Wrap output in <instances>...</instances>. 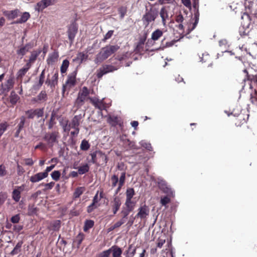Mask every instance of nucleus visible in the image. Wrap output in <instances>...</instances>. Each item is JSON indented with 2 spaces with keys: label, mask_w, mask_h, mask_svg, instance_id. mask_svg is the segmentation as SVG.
I'll return each mask as SVG.
<instances>
[{
  "label": "nucleus",
  "mask_w": 257,
  "mask_h": 257,
  "mask_svg": "<svg viewBox=\"0 0 257 257\" xmlns=\"http://www.w3.org/2000/svg\"><path fill=\"white\" fill-rule=\"evenodd\" d=\"M118 49L119 47L117 45H108L103 48L97 55L95 62L96 63H101L116 52Z\"/></svg>",
  "instance_id": "f03ea898"
},
{
  "label": "nucleus",
  "mask_w": 257,
  "mask_h": 257,
  "mask_svg": "<svg viewBox=\"0 0 257 257\" xmlns=\"http://www.w3.org/2000/svg\"><path fill=\"white\" fill-rule=\"evenodd\" d=\"M25 185H22L20 186H16L13 190L12 193L13 199L16 202H18L21 197V192L24 190Z\"/></svg>",
  "instance_id": "9d476101"
},
{
  "label": "nucleus",
  "mask_w": 257,
  "mask_h": 257,
  "mask_svg": "<svg viewBox=\"0 0 257 257\" xmlns=\"http://www.w3.org/2000/svg\"><path fill=\"white\" fill-rule=\"evenodd\" d=\"M30 68L31 67H30V65L26 64L23 68L20 69L18 71L17 73V78L18 79H22L25 75Z\"/></svg>",
  "instance_id": "4be33fe9"
},
{
  "label": "nucleus",
  "mask_w": 257,
  "mask_h": 257,
  "mask_svg": "<svg viewBox=\"0 0 257 257\" xmlns=\"http://www.w3.org/2000/svg\"><path fill=\"white\" fill-rule=\"evenodd\" d=\"M118 68L119 66L115 67L112 65H104L97 71V76L99 78L101 77L104 74L116 70Z\"/></svg>",
  "instance_id": "6e6552de"
},
{
  "label": "nucleus",
  "mask_w": 257,
  "mask_h": 257,
  "mask_svg": "<svg viewBox=\"0 0 257 257\" xmlns=\"http://www.w3.org/2000/svg\"><path fill=\"white\" fill-rule=\"evenodd\" d=\"M113 31L112 30L109 31L105 35L104 39L107 40L109 39L112 35Z\"/></svg>",
  "instance_id": "774afa93"
},
{
  "label": "nucleus",
  "mask_w": 257,
  "mask_h": 257,
  "mask_svg": "<svg viewBox=\"0 0 257 257\" xmlns=\"http://www.w3.org/2000/svg\"><path fill=\"white\" fill-rule=\"evenodd\" d=\"M57 117V115L54 111H53L51 115V117L48 122V128L51 129L56 124L55 119Z\"/></svg>",
  "instance_id": "cd10ccee"
},
{
  "label": "nucleus",
  "mask_w": 257,
  "mask_h": 257,
  "mask_svg": "<svg viewBox=\"0 0 257 257\" xmlns=\"http://www.w3.org/2000/svg\"><path fill=\"white\" fill-rule=\"evenodd\" d=\"M23 160L25 165L31 166L34 164V162L31 158H26Z\"/></svg>",
  "instance_id": "3c124183"
},
{
  "label": "nucleus",
  "mask_w": 257,
  "mask_h": 257,
  "mask_svg": "<svg viewBox=\"0 0 257 257\" xmlns=\"http://www.w3.org/2000/svg\"><path fill=\"white\" fill-rule=\"evenodd\" d=\"M80 120V116L75 115L72 120L71 123H69L68 119L62 118L60 120V125L62 127L65 132H69L71 130H74L71 134L73 136L77 135L79 133V125Z\"/></svg>",
  "instance_id": "f257e3e1"
},
{
  "label": "nucleus",
  "mask_w": 257,
  "mask_h": 257,
  "mask_svg": "<svg viewBox=\"0 0 257 257\" xmlns=\"http://www.w3.org/2000/svg\"><path fill=\"white\" fill-rule=\"evenodd\" d=\"M77 74V71H74L68 76V78L66 81V84L71 87L74 86L76 83V76Z\"/></svg>",
  "instance_id": "aec40b11"
},
{
  "label": "nucleus",
  "mask_w": 257,
  "mask_h": 257,
  "mask_svg": "<svg viewBox=\"0 0 257 257\" xmlns=\"http://www.w3.org/2000/svg\"><path fill=\"white\" fill-rule=\"evenodd\" d=\"M58 81V73L56 72L50 79L47 78L45 83L50 86L51 88H54L55 85H57Z\"/></svg>",
  "instance_id": "2eb2a0df"
},
{
  "label": "nucleus",
  "mask_w": 257,
  "mask_h": 257,
  "mask_svg": "<svg viewBox=\"0 0 257 257\" xmlns=\"http://www.w3.org/2000/svg\"><path fill=\"white\" fill-rule=\"evenodd\" d=\"M112 186L114 187L118 182V178L115 175H113L111 179Z\"/></svg>",
  "instance_id": "4d7b16f0"
},
{
  "label": "nucleus",
  "mask_w": 257,
  "mask_h": 257,
  "mask_svg": "<svg viewBox=\"0 0 257 257\" xmlns=\"http://www.w3.org/2000/svg\"><path fill=\"white\" fill-rule=\"evenodd\" d=\"M26 114L27 115V117L29 119H33L35 117L33 109H30L26 111Z\"/></svg>",
  "instance_id": "603ef678"
},
{
  "label": "nucleus",
  "mask_w": 257,
  "mask_h": 257,
  "mask_svg": "<svg viewBox=\"0 0 257 257\" xmlns=\"http://www.w3.org/2000/svg\"><path fill=\"white\" fill-rule=\"evenodd\" d=\"M80 196V187H77L73 194L75 198H79Z\"/></svg>",
  "instance_id": "0e129e2a"
},
{
  "label": "nucleus",
  "mask_w": 257,
  "mask_h": 257,
  "mask_svg": "<svg viewBox=\"0 0 257 257\" xmlns=\"http://www.w3.org/2000/svg\"><path fill=\"white\" fill-rule=\"evenodd\" d=\"M89 170V167L88 165L86 164L83 166H81V174H84L87 172Z\"/></svg>",
  "instance_id": "338daca9"
},
{
  "label": "nucleus",
  "mask_w": 257,
  "mask_h": 257,
  "mask_svg": "<svg viewBox=\"0 0 257 257\" xmlns=\"http://www.w3.org/2000/svg\"><path fill=\"white\" fill-rule=\"evenodd\" d=\"M149 213V209L146 205L141 206L139 209V212L136 216L141 219L146 218Z\"/></svg>",
  "instance_id": "f8f14e48"
},
{
  "label": "nucleus",
  "mask_w": 257,
  "mask_h": 257,
  "mask_svg": "<svg viewBox=\"0 0 257 257\" xmlns=\"http://www.w3.org/2000/svg\"><path fill=\"white\" fill-rule=\"evenodd\" d=\"M163 35V32L159 29L155 31L151 36V38L154 41L158 40Z\"/></svg>",
  "instance_id": "7c9ffc66"
},
{
  "label": "nucleus",
  "mask_w": 257,
  "mask_h": 257,
  "mask_svg": "<svg viewBox=\"0 0 257 257\" xmlns=\"http://www.w3.org/2000/svg\"><path fill=\"white\" fill-rule=\"evenodd\" d=\"M55 167L54 165H52L50 166L47 167L43 173L46 174L47 177L48 176V173L50 172Z\"/></svg>",
  "instance_id": "bf43d9fd"
},
{
  "label": "nucleus",
  "mask_w": 257,
  "mask_h": 257,
  "mask_svg": "<svg viewBox=\"0 0 257 257\" xmlns=\"http://www.w3.org/2000/svg\"><path fill=\"white\" fill-rule=\"evenodd\" d=\"M55 183L54 182H51L49 183H43L40 184L41 186H43L44 188L43 189L44 191H46L48 190H51L53 187L54 186Z\"/></svg>",
  "instance_id": "72a5a7b5"
},
{
  "label": "nucleus",
  "mask_w": 257,
  "mask_h": 257,
  "mask_svg": "<svg viewBox=\"0 0 257 257\" xmlns=\"http://www.w3.org/2000/svg\"><path fill=\"white\" fill-rule=\"evenodd\" d=\"M80 103V91H79L78 93V97L76 100L74 106L73 107V109L75 111L77 108L79 107V103Z\"/></svg>",
  "instance_id": "a18cd8bd"
},
{
  "label": "nucleus",
  "mask_w": 257,
  "mask_h": 257,
  "mask_svg": "<svg viewBox=\"0 0 257 257\" xmlns=\"http://www.w3.org/2000/svg\"><path fill=\"white\" fill-rule=\"evenodd\" d=\"M7 198V194L4 192H0V205L3 204Z\"/></svg>",
  "instance_id": "8fccbe9b"
},
{
  "label": "nucleus",
  "mask_w": 257,
  "mask_h": 257,
  "mask_svg": "<svg viewBox=\"0 0 257 257\" xmlns=\"http://www.w3.org/2000/svg\"><path fill=\"white\" fill-rule=\"evenodd\" d=\"M125 221H126L125 219H124V218H121L120 220L114 223V224L110 228V230H112L115 229V228L119 227L122 224H123Z\"/></svg>",
  "instance_id": "58836bf2"
},
{
  "label": "nucleus",
  "mask_w": 257,
  "mask_h": 257,
  "mask_svg": "<svg viewBox=\"0 0 257 257\" xmlns=\"http://www.w3.org/2000/svg\"><path fill=\"white\" fill-rule=\"evenodd\" d=\"M59 54L57 52H53L50 54L47 59V62L48 65H53L58 60Z\"/></svg>",
  "instance_id": "6ab92c4d"
},
{
  "label": "nucleus",
  "mask_w": 257,
  "mask_h": 257,
  "mask_svg": "<svg viewBox=\"0 0 257 257\" xmlns=\"http://www.w3.org/2000/svg\"><path fill=\"white\" fill-rule=\"evenodd\" d=\"M48 98L46 91L43 90L37 95V99L39 100V103L44 102L47 100Z\"/></svg>",
  "instance_id": "c756f323"
},
{
  "label": "nucleus",
  "mask_w": 257,
  "mask_h": 257,
  "mask_svg": "<svg viewBox=\"0 0 257 257\" xmlns=\"http://www.w3.org/2000/svg\"><path fill=\"white\" fill-rule=\"evenodd\" d=\"M41 50L33 51L31 52L29 59L27 61L26 64L30 65L31 67L32 65L35 62L38 56L41 54Z\"/></svg>",
  "instance_id": "ddd939ff"
},
{
  "label": "nucleus",
  "mask_w": 257,
  "mask_h": 257,
  "mask_svg": "<svg viewBox=\"0 0 257 257\" xmlns=\"http://www.w3.org/2000/svg\"><path fill=\"white\" fill-rule=\"evenodd\" d=\"M113 257H121L122 250L117 246H112L109 248Z\"/></svg>",
  "instance_id": "412c9836"
},
{
  "label": "nucleus",
  "mask_w": 257,
  "mask_h": 257,
  "mask_svg": "<svg viewBox=\"0 0 257 257\" xmlns=\"http://www.w3.org/2000/svg\"><path fill=\"white\" fill-rule=\"evenodd\" d=\"M110 255V251L109 249H108L101 252L98 257H109Z\"/></svg>",
  "instance_id": "864d4df0"
},
{
  "label": "nucleus",
  "mask_w": 257,
  "mask_h": 257,
  "mask_svg": "<svg viewBox=\"0 0 257 257\" xmlns=\"http://www.w3.org/2000/svg\"><path fill=\"white\" fill-rule=\"evenodd\" d=\"M32 48V45L31 44H27L25 46L21 47L17 50V54L19 56H21V58L24 56L30 49Z\"/></svg>",
  "instance_id": "f3484780"
},
{
  "label": "nucleus",
  "mask_w": 257,
  "mask_h": 257,
  "mask_svg": "<svg viewBox=\"0 0 257 257\" xmlns=\"http://www.w3.org/2000/svg\"><path fill=\"white\" fill-rule=\"evenodd\" d=\"M125 178V173L124 172H122L121 174V176L120 177L119 180V186L118 188V189H119L123 185L124 182Z\"/></svg>",
  "instance_id": "37998d69"
},
{
  "label": "nucleus",
  "mask_w": 257,
  "mask_h": 257,
  "mask_svg": "<svg viewBox=\"0 0 257 257\" xmlns=\"http://www.w3.org/2000/svg\"><path fill=\"white\" fill-rule=\"evenodd\" d=\"M159 187L163 190V191L168 194L173 195V192L171 188L167 186L166 182L163 180H161L158 183Z\"/></svg>",
  "instance_id": "5701e85b"
},
{
  "label": "nucleus",
  "mask_w": 257,
  "mask_h": 257,
  "mask_svg": "<svg viewBox=\"0 0 257 257\" xmlns=\"http://www.w3.org/2000/svg\"><path fill=\"white\" fill-rule=\"evenodd\" d=\"M78 174H80V167H78V172L72 171L69 174V177H76L78 176Z\"/></svg>",
  "instance_id": "6e6d98bb"
},
{
  "label": "nucleus",
  "mask_w": 257,
  "mask_h": 257,
  "mask_svg": "<svg viewBox=\"0 0 257 257\" xmlns=\"http://www.w3.org/2000/svg\"><path fill=\"white\" fill-rule=\"evenodd\" d=\"M7 171L6 169L5 166L2 164L0 165V176L3 177L7 175Z\"/></svg>",
  "instance_id": "49530a36"
},
{
  "label": "nucleus",
  "mask_w": 257,
  "mask_h": 257,
  "mask_svg": "<svg viewBox=\"0 0 257 257\" xmlns=\"http://www.w3.org/2000/svg\"><path fill=\"white\" fill-rule=\"evenodd\" d=\"M20 97L16 94L15 91H12L11 92L9 99L10 102L12 105H15L20 99Z\"/></svg>",
  "instance_id": "bb28decb"
},
{
  "label": "nucleus",
  "mask_w": 257,
  "mask_h": 257,
  "mask_svg": "<svg viewBox=\"0 0 257 257\" xmlns=\"http://www.w3.org/2000/svg\"><path fill=\"white\" fill-rule=\"evenodd\" d=\"M136 202L133 201L132 199H126L124 205L125 208H127L130 210H133L136 206Z\"/></svg>",
  "instance_id": "c85d7f7f"
},
{
  "label": "nucleus",
  "mask_w": 257,
  "mask_h": 257,
  "mask_svg": "<svg viewBox=\"0 0 257 257\" xmlns=\"http://www.w3.org/2000/svg\"><path fill=\"white\" fill-rule=\"evenodd\" d=\"M182 2L183 5L187 8L190 9L191 7V4L190 0H182Z\"/></svg>",
  "instance_id": "69168bd1"
},
{
  "label": "nucleus",
  "mask_w": 257,
  "mask_h": 257,
  "mask_svg": "<svg viewBox=\"0 0 257 257\" xmlns=\"http://www.w3.org/2000/svg\"><path fill=\"white\" fill-rule=\"evenodd\" d=\"M59 134L58 132L46 133L43 137L50 148H52L55 143H58V139L59 138Z\"/></svg>",
  "instance_id": "7ed1b4c3"
},
{
  "label": "nucleus",
  "mask_w": 257,
  "mask_h": 257,
  "mask_svg": "<svg viewBox=\"0 0 257 257\" xmlns=\"http://www.w3.org/2000/svg\"><path fill=\"white\" fill-rule=\"evenodd\" d=\"M77 27L76 24L72 23L69 27L68 34L69 40L72 42L77 32Z\"/></svg>",
  "instance_id": "4468645a"
},
{
  "label": "nucleus",
  "mask_w": 257,
  "mask_h": 257,
  "mask_svg": "<svg viewBox=\"0 0 257 257\" xmlns=\"http://www.w3.org/2000/svg\"><path fill=\"white\" fill-rule=\"evenodd\" d=\"M14 84V80L12 77L9 78L6 82L2 83L0 85V95L9 92Z\"/></svg>",
  "instance_id": "423d86ee"
},
{
  "label": "nucleus",
  "mask_w": 257,
  "mask_h": 257,
  "mask_svg": "<svg viewBox=\"0 0 257 257\" xmlns=\"http://www.w3.org/2000/svg\"><path fill=\"white\" fill-rule=\"evenodd\" d=\"M57 2V0H41L37 3L35 10L39 12H42L48 7L54 5Z\"/></svg>",
  "instance_id": "39448f33"
},
{
  "label": "nucleus",
  "mask_w": 257,
  "mask_h": 257,
  "mask_svg": "<svg viewBox=\"0 0 257 257\" xmlns=\"http://www.w3.org/2000/svg\"><path fill=\"white\" fill-rule=\"evenodd\" d=\"M45 70L44 69L40 76H39V86H41L44 83V79H45Z\"/></svg>",
  "instance_id": "c03bdc74"
},
{
  "label": "nucleus",
  "mask_w": 257,
  "mask_h": 257,
  "mask_svg": "<svg viewBox=\"0 0 257 257\" xmlns=\"http://www.w3.org/2000/svg\"><path fill=\"white\" fill-rule=\"evenodd\" d=\"M242 19H245V21L242 23V26L239 29L240 33L242 35H246L248 33V29L250 25L249 17L247 14H244L242 16Z\"/></svg>",
  "instance_id": "0eeeda50"
},
{
  "label": "nucleus",
  "mask_w": 257,
  "mask_h": 257,
  "mask_svg": "<svg viewBox=\"0 0 257 257\" xmlns=\"http://www.w3.org/2000/svg\"><path fill=\"white\" fill-rule=\"evenodd\" d=\"M30 17V15L28 12H25L21 16L19 19H18L16 21H15L12 24H22L25 23Z\"/></svg>",
  "instance_id": "b1692460"
},
{
  "label": "nucleus",
  "mask_w": 257,
  "mask_h": 257,
  "mask_svg": "<svg viewBox=\"0 0 257 257\" xmlns=\"http://www.w3.org/2000/svg\"><path fill=\"white\" fill-rule=\"evenodd\" d=\"M23 244V240L19 241L17 243L16 245L14 248V249L11 251V252H10V254L11 255H15L20 253L21 251V248Z\"/></svg>",
  "instance_id": "393cba45"
},
{
  "label": "nucleus",
  "mask_w": 257,
  "mask_h": 257,
  "mask_svg": "<svg viewBox=\"0 0 257 257\" xmlns=\"http://www.w3.org/2000/svg\"><path fill=\"white\" fill-rule=\"evenodd\" d=\"M20 220V217L19 214H16L12 217L11 218V221L13 223H17Z\"/></svg>",
  "instance_id": "09e8293b"
},
{
  "label": "nucleus",
  "mask_w": 257,
  "mask_h": 257,
  "mask_svg": "<svg viewBox=\"0 0 257 257\" xmlns=\"http://www.w3.org/2000/svg\"><path fill=\"white\" fill-rule=\"evenodd\" d=\"M170 199L168 197L166 196L161 199V203L163 205H166L167 204H168L170 202Z\"/></svg>",
  "instance_id": "13d9d810"
},
{
  "label": "nucleus",
  "mask_w": 257,
  "mask_h": 257,
  "mask_svg": "<svg viewBox=\"0 0 257 257\" xmlns=\"http://www.w3.org/2000/svg\"><path fill=\"white\" fill-rule=\"evenodd\" d=\"M94 225V222L91 220H87L85 221L84 223V226L83 227V230L84 231L86 232L88 229L92 227Z\"/></svg>",
  "instance_id": "f704fd0d"
},
{
  "label": "nucleus",
  "mask_w": 257,
  "mask_h": 257,
  "mask_svg": "<svg viewBox=\"0 0 257 257\" xmlns=\"http://www.w3.org/2000/svg\"><path fill=\"white\" fill-rule=\"evenodd\" d=\"M46 177V174H45L43 172H39L32 176L30 178V181L33 183H37Z\"/></svg>",
  "instance_id": "dca6fc26"
},
{
  "label": "nucleus",
  "mask_w": 257,
  "mask_h": 257,
  "mask_svg": "<svg viewBox=\"0 0 257 257\" xmlns=\"http://www.w3.org/2000/svg\"><path fill=\"white\" fill-rule=\"evenodd\" d=\"M69 65V62L68 60L65 59L63 61L62 64L60 67V71L62 74L66 72L67 70Z\"/></svg>",
  "instance_id": "473e14b6"
},
{
  "label": "nucleus",
  "mask_w": 257,
  "mask_h": 257,
  "mask_svg": "<svg viewBox=\"0 0 257 257\" xmlns=\"http://www.w3.org/2000/svg\"><path fill=\"white\" fill-rule=\"evenodd\" d=\"M165 242V239L160 238L157 243V247L161 248Z\"/></svg>",
  "instance_id": "e2e57ef3"
},
{
  "label": "nucleus",
  "mask_w": 257,
  "mask_h": 257,
  "mask_svg": "<svg viewBox=\"0 0 257 257\" xmlns=\"http://www.w3.org/2000/svg\"><path fill=\"white\" fill-rule=\"evenodd\" d=\"M157 16V12L153 11H149L143 17L144 24L146 26H148L150 22L155 21Z\"/></svg>",
  "instance_id": "1a4fd4ad"
},
{
  "label": "nucleus",
  "mask_w": 257,
  "mask_h": 257,
  "mask_svg": "<svg viewBox=\"0 0 257 257\" xmlns=\"http://www.w3.org/2000/svg\"><path fill=\"white\" fill-rule=\"evenodd\" d=\"M61 227V221L57 220L51 223L48 229L53 231H58Z\"/></svg>",
  "instance_id": "a878e982"
},
{
  "label": "nucleus",
  "mask_w": 257,
  "mask_h": 257,
  "mask_svg": "<svg viewBox=\"0 0 257 257\" xmlns=\"http://www.w3.org/2000/svg\"><path fill=\"white\" fill-rule=\"evenodd\" d=\"M51 176L54 180L58 181L60 179L61 173L59 171H54L51 174Z\"/></svg>",
  "instance_id": "a19ab883"
},
{
  "label": "nucleus",
  "mask_w": 257,
  "mask_h": 257,
  "mask_svg": "<svg viewBox=\"0 0 257 257\" xmlns=\"http://www.w3.org/2000/svg\"><path fill=\"white\" fill-rule=\"evenodd\" d=\"M132 211V210H128V208H125L123 210H122L121 213H123V216L122 218H124V219H126L127 216L128 215L130 212Z\"/></svg>",
  "instance_id": "5fc2aeb1"
},
{
  "label": "nucleus",
  "mask_w": 257,
  "mask_h": 257,
  "mask_svg": "<svg viewBox=\"0 0 257 257\" xmlns=\"http://www.w3.org/2000/svg\"><path fill=\"white\" fill-rule=\"evenodd\" d=\"M135 195V191L133 188H130L126 191V199H132Z\"/></svg>",
  "instance_id": "e433bc0d"
},
{
  "label": "nucleus",
  "mask_w": 257,
  "mask_h": 257,
  "mask_svg": "<svg viewBox=\"0 0 257 257\" xmlns=\"http://www.w3.org/2000/svg\"><path fill=\"white\" fill-rule=\"evenodd\" d=\"M33 112L35 116H36L38 118L42 117L44 115V108L33 109Z\"/></svg>",
  "instance_id": "4c0bfd02"
},
{
  "label": "nucleus",
  "mask_w": 257,
  "mask_h": 257,
  "mask_svg": "<svg viewBox=\"0 0 257 257\" xmlns=\"http://www.w3.org/2000/svg\"><path fill=\"white\" fill-rule=\"evenodd\" d=\"M89 147L90 145L86 141L83 140L81 142V150H87L89 148Z\"/></svg>",
  "instance_id": "de8ad7c7"
},
{
  "label": "nucleus",
  "mask_w": 257,
  "mask_h": 257,
  "mask_svg": "<svg viewBox=\"0 0 257 257\" xmlns=\"http://www.w3.org/2000/svg\"><path fill=\"white\" fill-rule=\"evenodd\" d=\"M46 147L44 144L43 143H40L38 145L35 146V149H41L42 150H45Z\"/></svg>",
  "instance_id": "052dcab7"
},
{
  "label": "nucleus",
  "mask_w": 257,
  "mask_h": 257,
  "mask_svg": "<svg viewBox=\"0 0 257 257\" xmlns=\"http://www.w3.org/2000/svg\"><path fill=\"white\" fill-rule=\"evenodd\" d=\"M141 145H142V146H143V147L145 148L146 149H147L149 150H151V146L150 144L147 143L145 142L144 141H142L141 142Z\"/></svg>",
  "instance_id": "680f3d73"
},
{
  "label": "nucleus",
  "mask_w": 257,
  "mask_h": 257,
  "mask_svg": "<svg viewBox=\"0 0 257 257\" xmlns=\"http://www.w3.org/2000/svg\"><path fill=\"white\" fill-rule=\"evenodd\" d=\"M160 16L162 18V23L164 25H166V19L168 18V13L165 8L161 9L160 13Z\"/></svg>",
  "instance_id": "2f4dec72"
},
{
  "label": "nucleus",
  "mask_w": 257,
  "mask_h": 257,
  "mask_svg": "<svg viewBox=\"0 0 257 257\" xmlns=\"http://www.w3.org/2000/svg\"><path fill=\"white\" fill-rule=\"evenodd\" d=\"M110 204L113 214H116L121 204L120 198L118 196L115 197L111 202Z\"/></svg>",
  "instance_id": "9b49d317"
},
{
  "label": "nucleus",
  "mask_w": 257,
  "mask_h": 257,
  "mask_svg": "<svg viewBox=\"0 0 257 257\" xmlns=\"http://www.w3.org/2000/svg\"><path fill=\"white\" fill-rule=\"evenodd\" d=\"M20 121L17 126V128L22 130V129L24 127V124L26 121V118L24 116H22L20 118Z\"/></svg>",
  "instance_id": "79ce46f5"
},
{
  "label": "nucleus",
  "mask_w": 257,
  "mask_h": 257,
  "mask_svg": "<svg viewBox=\"0 0 257 257\" xmlns=\"http://www.w3.org/2000/svg\"><path fill=\"white\" fill-rule=\"evenodd\" d=\"M19 11L16 9L13 11H5L3 12L4 15L9 20H12L18 17Z\"/></svg>",
  "instance_id": "a211bd4d"
},
{
  "label": "nucleus",
  "mask_w": 257,
  "mask_h": 257,
  "mask_svg": "<svg viewBox=\"0 0 257 257\" xmlns=\"http://www.w3.org/2000/svg\"><path fill=\"white\" fill-rule=\"evenodd\" d=\"M9 125L7 122L0 123V137L3 135L4 132L7 130Z\"/></svg>",
  "instance_id": "ea45409f"
},
{
  "label": "nucleus",
  "mask_w": 257,
  "mask_h": 257,
  "mask_svg": "<svg viewBox=\"0 0 257 257\" xmlns=\"http://www.w3.org/2000/svg\"><path fill=\"white\" fill-rule=\"evenodd\" d=\"M91 101L93 104L98 108L102 109L103 107L102 100H99L97 98H93L91 99Z\"/></svg>",
  "instance_id": "c9c22d12"
},
{
  "label": "nucleus",
  "mask_w": 257,
  "mask_h": 257,
  "mask_svg": "<svg viewBox=\"0 0 257 257\" xmlns=\"http://www.w3.org/2000/svg\"><path fill=\"white\" fill-rule=\"evenodd\" d=\"M103 198V192L101 191L99 193L97 192L94 198L92 203L89 206L87 209L88 212H91L94 208H96L100 206L101 202V199Z\"/></svg>",
  "instance_id": "20e7f679"
}]
</instances>
